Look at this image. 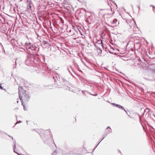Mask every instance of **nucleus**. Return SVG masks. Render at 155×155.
<instances>
[{
    "instance_id": "obj_1",
    "label": "nucleus",
    "mask_w": 155,
    "mask_h": 155,
    "mask_svg": "<svg viewBox=\"0 0 155 155\" xmlns=\"http://www.w3.org/2000/svg\"><path fill=\"white\" fill-rule=\"evenodd\" d=\"M25 47L28 53L31 54L27 56L25 63L26 65L30 66L35 63L36 60L34 54H36L38 50V48L32 43L29 42L25 43Z\"/></svg>"
},
{
    "instance_id": "obj_2",
    "label": "nucleus",
    "mask_w": 155,
    "mask_h": 155,
    "mask_svg": "<svg viewBox=\"0 0 155 155\" xmlns=\"http://www.w3.org/2000/svg\"><path fill=\"white\" fill-rule=\"evenodd\" d=\"M18 91L19 98L21 101L22 104H23V102H28L30 98L28 92L23 90L22 86L19 87Z\"/></svg>"
},
{
    "instance_id": "obj_3",
    "label": "nucleus",
    "mask_w": 155,
    "mask_h": 155,
    "mask_svg": "<svg viewBox=\"0 0 155 155\" xmlns=\"http://www.w3.org/2000/svg\"><path fill=\"white\" fill-rule=\"evenodd\" d=\"M59 79L60 83L61 85H58L57 86L59 88L64 87L68 90L70 91L69 89L70 88L68 86V81L62 77H59Z\"/></svg>"
},
{
    "instance_id": "obj_4",
    "label": "nucleus",
    "mask_w": 155,
    "mask_h": 155,
    "mask_svg": "<svg viewBox=\"0 0 155 155\" xmlns=\"http://www.w3.org/2000/svg\"><path fill=\"white\" fill-rule=\"evenodd\" d=\"M99 10V14L103 15L104 18L105 16L106 15H108V17H110L114 13V12H113L112 13V14H111L110 13H107L106 12H107V11L109 10L108 9H100Z\"/></svg>"
},
{
    "instance_id": "obj_5",
    "label": "nucleus",
    "mask_w": 155,
    "mask_h": 155,
    "mask_svg": "<svg viewBox=\"0 0 155 155\" xmlns=\"http://www.w3.org/2000/svg\"><path fill=\"white\" fill-rule=\"evenodd\" d=\"M112 132V130L110 127H108L105 129L104 134V135H103L104 136V137L101 140V141L98 143L97 145L94 147V148L93 152L94 150L96 147H97L98 145L100 143L101 141L104 138V137L107 136L108 134H109L111 133Z\"/></svg>"
},
{
    "instance_id": "obj_6",
    "label": "nucleus",
    "mask_w": 155,
    "mask_h": 155,
    "mask_svg": "<svg viewBox=\"0 0 155 155\" xmlns=\"http://www.w3.org/2000/svg\"><path fill=\"white\" fill-rule=\"evenodd\" d=\"M35 70L38 73H44L46 71V69L45 68H43V69L41 66L39 65L37 66V67L35 68Z\"/></svg>"
},
{
    "instance_id": "obj_7",
    "label": "nucleus",
    "mask_w": 155,
    "mask_h": 155,
    "mask_svg": "<svg viewBox=\"0 0 155 155\" xmlns=\"http://www.w3.org/2000/svg\"><path fill=\"white\" fill-rule=\"evenodd\" d=\"M152 114L151 112L149 111H147L145 114L146 119L148 120H154L153 117H152Z\"/></svg>"
},
{
    "instance_id": "obj_8",
    "label": "nucleus",
    "mask_w": 155,
    "mask_h": 155,
    "mask_svg": "<svg viewBox=\"0 0 155 155\" xmlns=\"http://www.w3.org/2000/svg\"><path fill=\"white\" fill-rule=\"evenodd\" d=\"M49 78L52 81L54 80L55 82H57V81L58 80V78L55 74L50 75L49 76Z\"/></svg>"
},
{
    "instance_id": "obj_9",
    "label": "nucleus",
    "mask_w": 155,
    "mask_h": 155,
    "mask_svg": "<svg viewBox=\"0 0 155 155\" xmlns=\"http://www.w3.org/2000/svg\"><path fill=\"white\" fill-rule=\"evenodd\" d=\"M63 7L68 11H70L72 8V6L68 3H64L63 5Z\"/></svg>"
},
{
    "instance_id": "obj_10",
    "label": "nucleus",
    "mask_w": 155,
    "mask_h": 155,
    "mask_svg": "<svg viewBox=\"0 0 155 155\" xmlns=\"http://www.w3.org/2000/svg\"><path fill=\"white\" fill-rule=\"evenodd\" d=\"M93 45H94L95 47L96 48L98 55L101 54L102 51V50L99 46H98L96 44H93Z\"/></svg>"
},
{
    "instance_id": "obj_11",
    "label": "nucleus",
    "mask_w": 155,
    "mask_h": 155,
    "mask_svg": "<svg viewBox=\"0 0 155 155\" xmlns=\"http://www.w3.org/2000/svg\"><path fill=\"white\" fill-rule=\"evenodd\" d=\"M135 65L137 66L138 67H143V66H144V63L143 62H142L140 58L138 59V63L137 64V65Z\"/></svg>"
},
{
    "instance_id": "obj_12",
    "label": "nucleus",
    "mask_w": 155,
    "mask_h": 155,
    "mask_svg": "<svg viewBox=\"0 0 155 155\" xmlns=\"http://www.w3.org/2000/svg\"><path fill=\"white\" fill-rule=\"evenodd\" d=\"M13 144H14V146H13V149L14 152L15 153H16L17 154H18L19 155L18 153L17 152L15 151V150H16L15 148H16V140L14 138H13Z\"/></svg>"
},
{
    "instance_id": "obj_13",
    "label": "nucleus",
    "mask_w": 155,
    "mask_h": 155,
    "mask_svg": "<svg viewBox=\"0 0 155 155\" xmlns=\"http://www.w3.org/2000/svg\"><path fill=\"white\" fill-rule=\"evenodd\" d=\"M111 24H115V26L119 24V21H117V19H114V20L110 22Z\"/></svg>"
},
{
    "instance_id": "obj_14",
    "label": "nucleus",
    "mask_w": 155,
    "mask_h": 155,
    "mask_svg": "<svg viewBox=\"0 0 155 155\" xmlns=\"http://www.w3.org/2000/svg\"><path fill=\"white\" fill-rule=\"evenodd\" d=\"M112 104L116 107H118L119 108L121 109H124L123 107L120 105L115 103H112Z\"/></svg>"
},
{
    "instance_id": "obj_15",
    "label": "nucleus",
    "mask_w": 155,
    "mask_h": 155,
    "mask_svg": "<svg viewBox=\"0 0 155 155\" xmlns=\"http://www.w3.org/2000/svg\"><path fill=\"white\" fill-rule=\"evenodd\" d=\"M48 44V41H46L45 40H43L42 43V45L44 47H46L47 45Z\"/></svg>"
},
{
    "instance_id": "obj_16",
    "label": "nucleus",
    "mask_w": 155,
    "mask_h": 155,
    "mask_svg": "<svg viewBox=\"0 0 155 155\" xmlns=\"http://www.w3.org/2000/svg\"><path fill=\"white\" fill-rule=\"evenodd\" d=\"M28 3L27 5V8L28 9H31V8L32 2L31 1H27Z\"/></svg>"
},
{
    "instance_id": "obj_17",
    "label": "nucleus",
    "mask_w": 155,
    "mask_h": 155,
    "mask_svg": "<svg viewBox=\"0 0 155 155\" xmlns=\"http://www.w3.org/2000/svg\"><path fill=\"white\" fill-rule=\"evenodd\" d=\"M96 43L98 44V45H101V47H102L103 48L104 45L102 42V40H98Z\"/></svg>"
},
{
    "instance_id": "obj_18",
    "label": "nucleus",
    "mask_w": 155,
    "mask_h": 155,
    "mask_svg": "<svg viewBox=\"0 0 155 155\" xmlns=\"http://www.w3.org/2000/svg\"><path fill=\"white\" fill-rule=\"evenodd\" d=\"M54 2H50L49 1V10L52 9V8H52L54 7Z\"/></svg>"
},
{
    "instance_id": "obj_19",
    "label": "nucleus",
    "mask_w": 155,
    "mask_h": 155,
    "mask_svg": "<svg viewBox=\"0 0 155 155\" xmlns=\"http://www.w3.org/2000/svg\"><path fill=\"white\" fill-rule=\"evenodd\" d=\"M87 20L88 21V22L90 23L93 22L94 20L91 18V16H89L87 18Z\"/></svg>"
},
{
    "instance_id": "obj_20",
    "label": "nucleus",
    "mask_w": 155,
    "mask_h": 155,
    "mask_svg": "<svg viewBox=\"0 0 155 155\" xmlns=\"http://www.w3.org/2000/svg\"><path fill=\"white\" fill-rule=\"evenodd\" d=\"M63 154L64 155H66V154H72V155H75V154L79 155V154L75 153L74 152H73L71 151H70L68 153H64V152H63Z\"/></svg>"
},
{
    "instance_id": "obj_21",
    "label": "nucleus",
    "mask_w": 155,
    "mask_h": 155,
    "mask_svg": "<svg viewBox=\"0 0 155 155\" xmlns=\"http://www.w3.org/2000/svg\"><path fill=\"white\" fill-rule=\"evenodd\" d=\"M74 66L76 68H77L78 69L79 68V66L77 63H76L75 62H74Z\"/></svg>"
},
{
    "instance_id": "obj_22",
    "label": "nucleus",
    "mask_w": 155,
    "mask_h": 155,
    "mask_svg": "<svg viewBox=\"0 0 155 155\" xmlns=\"http://www.w3.org/2000/svg\"><path fill=\"white\" fill-rule=\"evenodd\" d=\"M150 111V109L148 108H147L144 110V112L145 113L146 112L147 113V111Z\"/></svg>"
},
{
    "instance_id": "obj_23",
    "label": "nucleus",
    "mask_w": 155,
    "mask_h": 155,
    "mask_svg": "<svg viewBox=\"0 0 155 155\" xmlns=\"http://www.w3.org/2000/svg\"><path fill=\"white\" fill-rule=\"evenodd\" d=\"M49 48H50L51 50H52L54 49V48L51 45H50L49 44Z\"/></svg>"
},
{
    "instance_id": "obj_24",
    "label": "nucleus",
    "mask_w": 155,
    "mask_h": 155,
    "mask_svg": "<svg viewBox=\"0 0 155 155\" xmlns=\"http://www.w3.org/2000/svg\"><path fill=\"white\" fill-rule=\"evenodd\" d=\"M16 61H17V60H16L15 62V64H14V65L13 67V69L15 68L16 67V64H17Z\"/></svg>"
},
{
    "instance_id": "obj_25",
    "label": "nucleus",
    "mask_w": 155,
    "mask_h": 155,
    "mask_svg": "<svg viewBox=\"0 0 155 155\" xmlns=\"http://www.w3.org/2000/svg\"><path fill=\"white\" fill-rule=\"evenodd\" d=\"M0 88L1 89H3V90H5V91H6V90L4 88H3V87H2V86H1V84H0Z\"/></svg>"
},
{
    "instance_id": "obj_26",
    "label": "nucleus",
    "mask_w": 155,
    "mask_h": 155,
    "mask_svg": "<svg viewBox=\"0 0 155 155\" xmlns=\"http://www.w3.org/2000/svg\"><path fill=\"white\" fill-rule=\"evenodd\" d=\"M50 55V56H53L54 58H56V56H57L56 55H55V54H53V55Z\"/></svg>"
},
{
    "instance_id": "obj_27",
    "label": "nucleus",
    "mask_w": 155,
    "mask_h": 155,
    "mask_svg": "<svg viewBox=\"0 0 155 155\" xmlns=\"http://www.w3.org/2000/svg\"><path fill=\"white\" fill-rule=\"evenodd\" d=\"M67 69L68 71H69V73L71 74L72 75V74L71 73V72L70 71L69 68H67Z\"/></svg>"
},
{
    "instance_id": "obj_28",
    "label": "nucleus",
    "mask_w": 155,
    "mask_h": 155,
    "mask_svg": "<svg viewBox=\"0 0 155 155\" xmlns=\"http://www.w3.org/2000/svg\"><path fill=\"white\" fill-rule=\"evenodd\" d=\"M67 31L68 32H71V30L70 29H68L67 30Z\"/></svg>"
},
{
    "instance_id": "obj_29",
    "label": "nucleus",
    "mask_w": 155,
    "mask_h": 155,
    "mask_svg": "<svg viewBox=\"0 0 155 155\" xmlns=\"http://www.w3.org/2000/svg\"><path fill=\"white\" fill-rule=\"evenodd\" d=\"M7 134V135L8 137H11V138H12V140H13V137H12V136H11L9 135L8 134Z\"/></svg>"
},
{
    "instance_id": "obj_30",
    "label": "nucleus",
    "mask_w": 155,
    "mask_h": 155,
    "mask_svg": "<svg viewBox=\"0 0 155 155\" xmlns=\"http://www.w3.org/2000/svg\"><path fill=\"white\" fill-rule=\"evenodd\" d=\"M137 8H138V11L139 12L140 10V6L139 5H137Z\"/></svg>"
},
{
    "instance_id": "obj_31",
    "label": "nucleus",
    "mask_w": 155,
    "mask_h": 155,
    "mask_svg": "<svg viewBox=\"0 0 155 155\" xmlns=\"http://www.w3.org/2000/svg\"><path fill=\"white\" fill-rule=\"evenodd\" d=\"M22 105H23V106L24 109L25 110H26V108H25V105H23V104H22Z\"/></svg>"
},
{
    "instance_id": "obj_32",
    "label": "nucleus",
    "mask_w": 155,
    "mask_h": 155,
    "mask_svg": "<svg viewBox=\"0 0 155 155\" xmlns=\"http://www.w3.org/2000/svg\"><path fill=\"white\" fill-rule=\"evenodd\" d=\"M2 2H3V1L2 0H0V5H1V4Z\"/></svg>"
},
{
    "instance_id": "obj_33",
    "label": "nucleus",
    "mask_w": 155,
    "mask_h": 155,
    "mask_svg": "<svg viewBox=\"0 0 155 155\" xmlns=\"http://www.w3.org/2000/svg\"><path fill=\"white\" fill-rule=\"evenodd\" d=\"M144 114H145V113H144V112H143V113L141 114V117H142L143 116Z\"/></svg>"
},
{
    "instance_id": "obj_34",
    "label": "nucleus",
    "mask_w": 155,
    "mask_h": 155,
    "mask_svg": "<svg viewBox=\"0 0 155 155\" xmlns=\"http://www.w3.org/2000/svg\"><path fill=\"white\" fill-rule=\"evenodd\" d=\"M54 153H56V150H54V151L53 153H52V154H54Z\"/></svg>"
},
{
    "instance_id": "obj_35",
    "label": "nucleus",
    "mask_w": 155,
    "mask_h": 155,
    "mask_svg": "<svg viewBox=\"0 0 155 155\" xmlns=\"http://www.w3.org/2000/svg\"><path fill=\"white\" fill-rule=\"evenodd\" d=\"M21 122V121H17V123H16V124H17V123H19Z\"/></svg>"
},
{
    "instance_id": "obj_36",
    "label": "nucleus",
    "mask_w": 155,
    "mask_h": 155,
    "mask_svg": "<svg viewBox=\"0 0 155 155\" xmlns=\"http://www.w3.org/2000/svg\"><path fill=\"white\" fill-rule=\"evenodd\" d=\"M92 95H93L94 96H97V94H91Z\"/></svg>"
},
{
    "instance_id": "obj_37",
    "label": "nucleus",
    "mask_w": 155,
    "mask_h": 155,
    "mask_svg": "<svg viewBox=\"0 0 155 155\" xmlns=\"http://www.w3.org/2000/svg\"><path fill=\"white\" fill-rule=\"evenodd\" d=\"M61 22L63 24L64 22V21L62 19H61Z\"/></svg>"
},
{
    "instance_id": "obj_38",
    "label": "nucleus",
    "mask_w": 155,
    "mask_h": 155,
    "mask_svg": "<svg viewBox=\"0 0 155 155\" xmlns=\"http://www.w3.org/2000/svg\"><path fill=\"white\" fill-rule=\"evenodd\" d=\"M125 111V112L126 113V114H128V113H127V112L125 110L124 108V109H123Z\"/></svg>"
},
{
    "instance_id": "obj_39",
    "label": "nucleus",
    "mask_w": 155,
    "mask_h": 155,
    "mask_svg": "<svg viewBox=\"0 0 155 155\" xmlns=\"http://www.w3.org/2000/svg\"><path fill=\"white\" fill-rule=\"evenodd\" d=\"M109 52L110 53V54H114V53L112 52H111V51H109Z\"/></svg>"
},
{
    "instance_id": "obj_40",
    "label": "nucleus",
    "mask_w": 155,
    "mask_h": 155,
    "mask_svg": "<svg viewBox=\"0 0 155 155\" xmlns=\"http://www.w3.org/2000/svg\"><path fill=\"white\" fill-rule=\"evenodd\" d=\"M131 7H132V9L133 10H134L133 6V5H131Z\"/></svg>"
},
{
    "instance_id": "obj_41",
    "label": "nucleus",
    "mask_w": 155,
    "mask_h": 155,
    "mask_svg": "<svg viewBox=\"0 0 155 155\" xmlns=\"http://www.w3.org/2000/svg\"><path fill=\"white\" fill-rule=\"evenodd\" d=\"M138 116H139V119H140V115H139V114H138Z\"/></svg>"
},
{
    "instance_id": "obj_42",
    "label": "nucleus",
    "mask_w": 155,
    "mask_h": 155,
    "mask_svg": "<svg viewBox=\"0 0 155 155\" xmlns=\"http://www.w3.org/2000/svg\"><path fill=\"white\" fill-rule=\"evenodd\" d=\"M36 34L37 35V36H38V38H39V35L36 33Z\"/></svg>"
},
{
    "instance_id": "obj_43",
    "label": "nucleus",
    "mask_w": 155,
    "mask_h": 155,
    "mask_svg": "<svg viewBox=\"0 0 155 155\" xmlns=\"http://www.w3.org/2000/svg\"><path fill=\"white\" fill-rule=\"evenodd\" d=\"M150 7H153V8H154V6H153V5H150Z\"/></svg>"
},
{
    "instance_id": "obj_44",
    "label": "nucleus",
    "mask_w": 155,
    "mask_h": 155,
    "mask_svg": "<svg viewBox=\"0 0 155 155\" xmlns=\"http://www.w3.org/2000/svg\"><path fill=\"white\" fill-rule=\"evenodd\" d=\"M153 11H154V10L155 11V7L154 6V8H153Z\"/></svg>"
},
{
    "instance_id": "obj_45",
    "label": "nucleus",
    "mask_w": 155,
    "mask_h": 155,
    "mask_svg": "<svg viewBox=\"0 0 155 155\" xmlns=\"http://www.w3.org/2000/svg\"><path fill=\"white\" fill-rule=\"evenodd\" d=\"M49 23L50 24V25H51V22L50 20H49Z\"/></svg>"
},
{
    "instance_id": "obj_46",
    "label": "nucleus",
    "mask_w": 155,
    "mask_h": 155,
    "mask_svg": "<svg viewBox=\"0 0 155 155\" xmlns=\"http://www.w3.org/2000/svg\"><path fill=\"white\" fill-rule=\"evenodd\" d=\"M82 91V93H83V92H84V91H85V92H87V91Z\"/></svg>"
},
{
    "instance_id": "obj_47",
    "label": "nucleus",
    "mask_w": 155,
    "mask_h": 155,
    "mask_svg": "<svg viewBox=\"0 0 155 155\" xmlns=\"http://www.w3.org/2000/svg\"><path fill=\"white\" fill-rule=\"evenodd\" d=\"M109 10H110V11H112V9H111V8H110L109 9Z\"/></svg>"
},
{
    "instance_id": "obj_48",
    "label": "nucleus",
    "mask_w": 155,
    "mask_h": 155,
    "mask_svg": "<svg viewBox=\"0 0 155 155\" xmlns=\"http://www.w3.org/2000/svg\"><path fill=\"white\" fill-rule=\"evenodd\" d=\"M0 45L2 46V47H3V46L1 44V43H0Z\"/></svg>"
},
{
    "instance_id": "obj_49",
    "label": "nucleus",
    "mask_w": 155,
    "mask_h": 155,
    "mask_svg": "<svg viewBox=\"0 0 155 155\" xmlns=\"http://www.w3.org/2000/svg\"><path fill=\"white\" fill-rule=\"evenodd\" d=\"M49 28H50V29H51L52 30H53L52 29V28H52V27H49Z\"/></svg>"
},
{
    "instance_id": "obj_50",
    "label": "nucleus",
    "mask_w": 155,
    "mask_h": 155,
    "mask_svg": "<svg viewBox=\"0 0 155 155\" xmlns=\"http://www.w3.org/2000/svg\"><path fill=\"white\" fill-rule=\"evenodd\" d=\"M74 33H72V34H71V35H74Z\"/></svg>"
},
{
    "instance_id": "obj_51",
    "label": "nucleus",
    "mask_w": 155,
    "mask_h": 155,
    "mask_svg": "<svg viewBox=\"0 0 155 155\" xmlns=\"http://www.w3.org/2000/svg\"><path fill=\"white\" fill-rule=\"evenodd\" d=\"M53 142H54V144L55 145V147H56V145H55V143H54V141H53Z\"/></svg>"
},
{
    "instance_id": "obj_52",
    "label": "nucleus",
    "mask_w": 155,
    "mask_h": 155,
    "mask_svg": "<svg viewBox=\"0 0 155 155\" xmlns=\"http://www.w3.org/2000/svg\"><path fill=\"white\" fill-rule=\"evenodd\" d=\"M18 102H19V101H18V100H17V103H18Z\"/></svg>"
},
{
    "instance_id": "obj_53",
    "label": "nucleus",
    "mask_w": 155,
    "mask_h": 155,
    "mask_svg": "<svg viewBox=\"0 0 155 155\" xmlns=\"http://www.w3.org/2000/svg\"><path fill=\"white\" fill-rule=\"evenodd\" d=\"M127 13L129 15H130V13L129 12H127Z\"/></svg>"
},
{
    "instance_id": "obj_54",
    "label": "nucleus",
    "mask_w": 155,
    "mask_h": 155,
    "mask_svg": "<svg viewBox=\"0 0 155 155\" xmlns=\"http://www.w3.org/2000/svg\"><path fill=\"white\" fill-rule=\"evenodd\" d=\"M61 29H63V27L61 28Z\"/></svg>"
},
{
    "instance_id": "obj_55",
    "label": "nucleus",
    "mask_w": 155,
    "mask_h": 155,
    "mask_svg": "<svg viewBox=\"0 0 155 155\" xmlns=\"http://www.w3.org/2000/svg\"><path fill=\"white\" fill-rule=\"evenodd\" d=\"M98 45V46H99V47H101V45Z\"/></svg>"
},
{
    "instance_id": "obj_56",
    "label": "nucleus",
    "mask_w": 155,
    "mask_h": 155,
    "mask_svg": "<svg viewBox=\"0 0 155 155\" xmlns=\"http://www.w3.org/2000/svg\"><path fill=\"white\" fill-rule=\"evenodd\" d=\"M118 151L119 152H120V153H121L120 151L119 150H118Z\"/></svg>"
},
{
    "instance_id": "obj_57",
    "label": "nucleus",
    "mask_w": 155,
    "mask_h": 155,
    "mask_svg": "<svg viewBox=\"0 0 155 155\" xmlns=\"http://www.w3.org/2000/svg\"><path fill=\"white\" fill-rule=\"evenodd\" d=\"M70 67L71 68H72V67L71 66H70Z\"/></svg>"
},
{
    "instance_id": "obj_58",
    "label": "nucleus",
    "mask_w": 155,
    "mask_h": 155,
    "mask_svg": "<svg viewBox=\"0 0 155 155\" xmlns=\"http://www.w3.org/2000/svg\"><path fill=\"white\" fill-rule=\"evenodd\" d=\"M28 121H26V122H27V123H28Z\"/></svg>"
},
{
    "instance_id": "obj_59",
    "label": "nucleus",
    "mask_w": 155,
    "mask_h": 155,
    "mask_svg": "<svg viewBox=\"0 0 155 155\" xmlns=\"http://www.w3.org/2000/svg\"><path fill=\"white\" fill-rule=\"evenodd\" d=\"M92 45H90V46H91Z\"/></svg>"
},
{
    "instance_id": "obj_60",
    "label": "nucleus",
    "mask_w": 155,
    "mask_h": 155,
    "mask_svg": "<svg viewBox=\"0 0 155 155\" xmlns=\"http://www.w3.org/2000/svg\"><path fill=\"white\" fill-rule=\"evenodd\" d=\"M35 130V129L32 130Z\"/></svg>"
},
{
    "instance_id": "obj_61",
    "label": "nucleus",
    "mask_w": 155,
    "mask_h": 155,
    "mask_svg": "<svg viewBox=\"0 0 155 155\" xmlns=\"http://www.w3.org/2000/svg\"><path fill=\"white\" fill-rule=\"evenodd\" d=\"M116 6H117V5L116 4Z\"/></svg>"
},
{
    "instance_id": "obj_62",
    "label": "nucleus",
    "mask_w": 155,
    "mask_h": 155,
    "mask_svg": "<svg viewBox=\"0 0 155 155\" xmlns=\"http://www.w3.org/2000/svg\"><path fill=\"white\" fill-rule=\"evenodd\" d=\"M110 1V0H109Z\"/></svg>"
}]
</instances>
